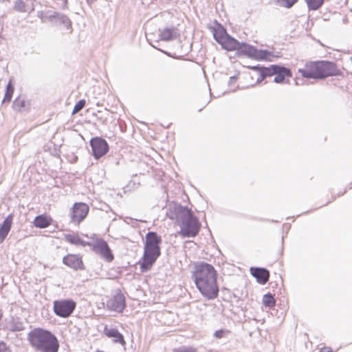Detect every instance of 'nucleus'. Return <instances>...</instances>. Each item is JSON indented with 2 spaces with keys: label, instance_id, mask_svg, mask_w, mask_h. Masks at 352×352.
<instances>
[{
  "label": "nucleus",
  "instance_id": "nucleus-1",
  "mask_svg": "<svg viewBox=\"0 0 352 352\" xmlns=\"http://www.w3.org/2000/svg\"><path fill=\"white\" fill-rule=\"evenodd\" d=\"M191 277L204 298L213 300L218 297L217 272L212 265L205 261L194 263Z\"/></svg>",
  "mask_w": 352,
  "mask_h": 352
},
{
  "label": "nucleus",
  "instance_id": "nucleus-2",
  "mask_svg": "<svg viewBox=\"0 0 352 352\" xmlns=\"http://www.w3.org/2000/svg\"><path fill=\"white\" fill-rule=\"evenodd\" d=\"M170 211L172 214L170 218L179 223V234L182 237H195L198 234L201 223L190 208L179 204H174L170 206Z\"/></svg>",
  "mask_w": 352,
  "mask_h": 352
},
{
  "label": "nucleus",
  "instance_id": "nucleus-3",
  "mask_svg": "<svg viewBox=\"0 0 352 352\" xmlns=\"http://www.w3.org/2000/svg\"><path fill=\"white\" fill-rule=\"evenodd\" d=\"M298 72L303 78L307 79L322 80L329 76H344L336 64L329 60L307 62Z\"/></svg>",
  "mask_w": 352,
  "mask_h": 352
},
{
  "label": "nucleus",
  "instance_id": "nucleus-4",
  "mask_svg": "<svg viewBox=\"0 0 352 352\" xmlns=\"http://www.w3.org/2000/svg\"><path fill=\"white\" fill-rule=\"evenodd\" d=\"M162 239L156 232L149 231L145 235L143 256L140 261L142 272L149 271L161 255Z\"/></svg>",
  "mask_w": 352,
  "mask_h": 352
},
{
  "label": "nucleus",
  "instance_id": "nucleus-5",
  "mask_svg": "<svg viewBox=\"0 0 352 352\" xmlns=\"http://www.w3.org/2000/svg\"><path fill=\"white\" fill-rule=\"evenodd\" d=\"M27 339L30 346L37 352H58L59 342L50 331L43 328H34L30 331Z\"/></svg>",
  "mask_w": 352,
  "mask_h": 352
},
{
  "label": "nucleus",
  "instance_id": "nucleus-6",
  "mask_svg": "<svg viewBox=\"0 0 352 352\" xmlns=\"http://www.w3.org/2000/svg\"><path fill=\"white\" fill-rule=\"evenodd\" d=\"M214 39L221 45L222 48L227 51H234V45L238 43V40L228 34L226 29L221 24L217 28H212Z\"/></svg>",
  "mask_w": 352,
  "mask_h": 352
},
{
  "label": "nucleus",
  "instance_id": "nucleus-7",
  "mask_svg": "<svg viewBox=\"0 0 352 352\" xmlns=\"http://www.w3.org/2000/svg\"><path fill=\"white\" fill-rule=\"evenodd\" d=\"M76 307V302L72 298L56 300L54 301V314L60 318H68Z\"/></svg>",
  "mask_w": 352,
  "mask_h": 352
},
{
  "label": "nucleus",
  "instance_id": "nucleus-8",
  "mask_svg": "<svg viewBox=\"0 0 352 352\" xmlns=\"http://www.w3.org/2000/svg\"><path fill=\"white\" fill-rule=\"evenodd\" d=\"M89 144L95 160H99L105 155L109 150L108 142L102 137L92 138L89 141Z\"/></svg>",
  "mask_w": 352,
  "mask_h": 352
},
{
  "label": "nucleus",
  "instance_id": "nucleus-9",
  "mask_svg": "<svg viewBox=\"0 0 352 352\" xmlns=\"http://www.w3.org/2000/svg\"><path fill=\"white\" fill-rule=\"evenodd\" d=\"M92 250L100 255L107 262H111L114 259V255L107 241L102 239H98L93 244Z\"/></svg>",
  "mask_w": 352,
  "mask_h": 352
},
{
  "label": "nucleus",
  "instance_id": "nucleus-10",
  "mask_svg": "<svg viewBox=\"0 0 352 352\" xmlns=\"http://www.w3.org/2000/svg\"><path fill=\"white\" fill-rule=\"evenodd\" d=\"M89 211V206L83 202H76L70 210V221L75 224L82 222Z\"/></svg>",
  "mask_w": 352,
  "mask_h": 352
},
{
  "label": "nucleus",
  "instance_id": "nucleus-11",
  "mask_svg": "<svg viewBox=\"0 0 352 352\" xmlns=\"http://www.w3.org/2000/svg\"><path fill=\"white\" fill-rule=\"evenodd\" d=\"M267 75L275 76L274 82L276 83H283L286 77H291L292 74L291 70L283 66L279 65H271L267 67Z\"/></svg>",
  "mask_w": 352,
  "mask_h": 352
},
{
  "label": "nucleus",
  "instance_id": "nucleus-12",
  "mask_svg": "<svg viewBox=\"0 0 352 352\" xmlns=\"http://www.w3.org/2000/svg\"><path fill=\"white\" fill-rule=\"evenodd\" d=\"M126 298L121 290L118 289L112 298L107 302V307L110 311L122 313L126 308Z\"/></svg>",
  "mask_w": 352,
  "mask_h": 352
},
{
  "label": "nucleus",
  "instance_id": "nucleus-13",
  "mask_svg": "<svg viewBox=\"0 0 352 352\" xmlns=\"http://www.w3.org/2000/svg\"><path fill=\"white\" fill-rule=\"evenodd\" d=\"M63 263L74 270H84L82 258L77 254H67L63 258Z\"/></svg>",
  "mask_w": 352,
  "mask_h": 352
},
{
  "label": "nucleus",
  "instance_id": "nucleus-14",
  "mask_svg": "<svg viewBox=\"0 0 352 352\" xmlns=\"http://www.w3.org/2000/svg\"><path fill=\"white\" fill-rule=\"evenodd\" d=\"M31 107L30 100L25 96H19L12 103V109L19 113H27Z\"/></svg>",
  "mask_w": 352,
  "mask_h": 352
},
{
  "label": "nucleus",
  "instance_id": "nucleus-15",
  "mask_svg": "<svg viewBox=\"0 0 352 352\" xmlns=\"http://www.w3.org/2000/svg\"><path fill=\"white\" fill-rule=\"evenodd\" d=\"M103 333L109 338H111L113 343L120 344L122 346H125L126 341L124 338L117 329L110 328L107 325H105Z\"/></svg>",
  "mask_w": 352,
  "mask_h": 352
},
{
  "label": "nucleus",
  "instance_id": "nucleus-16",
  "mask_svg": "<svg viewBox=\"0 0 352 352\" xmlns=\"http://www.w3.org/2000/svg\"><path fill=\"white\" fill-rule=\"evenodd\" d=\"M250 274L254 277L257 282L265 285L270 278V272L264 267H252L250 269Z\"/></svg>",
  "mask_w": 352,
  "mask_h": 352
},
{
  "label": "nucleus",
  "instance_id": "nucleus-17",
  "mask_svg": "<svg viewBox=\"0 0 352 352\" xmlns=\"http://www.w3.org/2000/svg\"><path fill=\"white\" fill-rule=\"evenodd\" d=\"M14 214H9L0 224V244L2 243L8 235L13 222Z\"/></svg>",
  "mask_w": 352,
  "mask_h": 352
},
{
  "label": "nucleus",
  "instance_id": "nucleus-18",
  "mask_svg": "<svg viewBox=\"0 0 352 352\" xmlns=\"http://www.w3.org/2000/svg\"><path fill=\"white\" fill-rule=\"evenodd\" d=\"M160 38L162 41H169L177 38L179 36L178 30L174 26L165 27L159 29Z\"/></svg>",
  "mask_w": 352,
  "mask_h": 352
},
{
  "label": "nucleus",
  "instance_id": "nucleus-19",
  "mask_svg": "<svg viewBox=\"0 0 352 352\" xmlns=\"http://www.w3.org/2000/svg\"><path fill=\"white\" fill-rule=\"evenodd\" d=\"M255 47L248 44L245 42L240 43L238 41V43L234 45V50L237 51V52L240 54L247 56L248 57L252 58L253 57Z\"/></svg>",
  "mask_w": 352,
  "mask_h": 352
},
{
  "label": "nucleus",
  "instance_id": "nucleus-20",
  "mask_svg": "<svg viewBox=\"0 0 352 352\" xmlns=\"http://www.w3.org/2000/svg\"><path fill=\"white\" fill-rule=\"evenodd\" d=\"M7 329L12 332L21 331L25 329V324L20 318L12 316L8 322Z\"/></svg>",
  "mask_w": 352,
  "mask_h": 352
},
{
  "label": "nucleus",
  "instance_id": "nucleus-21",
  "mask_svg": "<svg viewBox=\"0 0 352 352\" xmlns=\"http://www.w3.org/2000/svg\"><path fill=\"white\" fill-rule=\"evenodd\" d=\"M52 219L46 214L36 216L33 221L34 226L38 228H45L52 224Z\"/></svg>",
  "mask_w": 352,
  "mask_h": 352
},
{
  "label": "nucleus",
  "instance_id": "nucleus-22",
  "mask_svg": "<svg viewBox=\"0 0 352 352\" xmlns=\"http://www.w3.org/2000/svg\"><path fill=\"white\" fill-rule=\"evenodd\" d=\"M55 25H63L68 30H72V22L65 14L58 12L57 19L55 21Z\"/></svg>",
  "mask_w": 352,
  "mask_h": 352
},
{
  "label": "nucleus",
  "instance_id": "nucleus-23",
  "mask_svg": "<svg viewBox=\"0 0 352 352\" xmlns=\"http://www.w3.org/2000/svg\"><path fill=\"white\" fill-rule=\"evenodd\" d=\"M65 240L67 242H69V243H70L71 244H73V245H82V246L91 245V243L90 242H85V241H84L77 234H68L65 235Z\"/></svg>",
  "mask_w": 352,
  "mask_h": 352
},
{
  "label": "nucleus",
  "instance_id": "nucleus-24",
  "mask_svg": "<svg viewBox=\"0 0 352 352\" xmlns=\"http://www.w3.org/2000/svg\"><path fill=\"white\" fill-rule=\"evenodd\" d=\"M272 53L267 50H258L255 47L252 58L257 60H267Z\"/></svg>",
  "mask_w": 352,
  "mask_h": 352
},
{
  "label": "nucleus",
  "instance_id": "nucleus-25",
  "mask_svg": "<svg viewBox=\"0 0 352 352\" xmlns=\"http://www.w3.org/2000/svg\"><path fill=\"white\" fill-rule=\"evenodd\" d=\"M263 305L265 307H268L270 309L273 308L276 305V300L274 295L271 293L268 292L263 295Z\"/></svg>",
  "mask_w": 352,
  "mask_h": 352
},
{
  "label": "nucleus",
  "instance_id": "nucleus-26",
  "mask_svg": "<svg viewBox=\"0 0 352 352\" xmlns=\"http://www.w3.org/2000/svg\"><path fill=\"white\" fill-rule=\"evenodd\" d=\"M252 70L256 71L259 72L260 77L257 79V82H260L263 80L266 77L270 76V75H267L268 72H267V67L261 66L259 65L252 66L250 67Z\"/></svg>",
  "mask_w": 352,
  "mask_h": 352
},
{
  "label": "nucleus",
  "instance_id": "nucleus-27",
  "mask_svg": "<svg viewBox=\"0 0 352 352\" xmlns=\"http://www.w3.org/2000/svg\"><path fill=\"white\" fill-rule=\"evenodd\" d=\"M14 91V85L10 81L6 86L5 95L2 101L3 103H8L11 101Z\"/></svg>",
  "mask_w": 352,
  "mask_h": 352
},
{
  "label": "nucleus",
  "instance_id": "nucleus-28",
  "mask_svg": "<svg viewBox=\"0 0 352 352\" xmlns=\"http://www.w3.org/2000/svg\"><path fill=\"white\" fill-rule=\"evenodd\" d=\"M309 10H317L320 8L324 0H305Z\"/></svg>",
  "mask_w": 352,
  "mask_h": 352
},
{
  "label": "nucleus",
  "instance_id": "nucleus-29",
  "mask_svg": "<svg viewBox=\"0 0 352 352\" xmlns=\"http://www.w3.org/2000/svg\"><path fill=\"white\" fill-rule=\"evenodd\" d=\"M297 2L298 0H276V3L279 6L285 8H292Z\"/></svg>",
  "mask_w": 352,
  "mask_h": 352
},
{
  "label": "nucleus",
  "instance_id": "nucleus-30",
  "mask_svg": "<svg viewBox=\"0 0 352 352\" xmlns=\"http://www.w3.org/2000/svg\"><path fill=\"white\" fill-rule=\"evenodd\" d=\"M58 12L53 11L51 10H46V21H49L54 25L55 24L56 19H57Z\"/></svg>",
  "mask_w": 352,
  "mask_h": 352
},
{
  "label": "nucleus",
  "instance_id": "nucleus-31",
  "mask_svg": "<svg viewBox=\"0 0 352 352\" xmlns=\"http://www.w3.org/2000/svg\"><path fill=\"white\" fill-rule=\"evenodd\" d=\"M26 4L23 0H16L14 4V9L16 12H25Z\"/></svg>",
  "mask_w": 352,
  "mask_h": 352
},
{
  "label": "nucleus",
  "instance_id": "nucleus-32",
  "mask_svg": "<svg viewBox=\"0 0 352 352\" xmlns=\"http://www.w3.org/2000/svg\"><path fill=\"white\" fill-rule=\"evenodd\" d=\"M86 102L84 99L80 100L74 106L72 113L75 114L80 111L85 106Z\"/></svg>",
  "mask_w": 352,
  "mask_h": 352
},
{
  "label": "nucleus",
  "instance_id": "nucleus-33",
  "mask_svg": "<svg viewBox=\"0 0 352 352\" xmlns=\"http://www.w3.org/2000/svg\"><path fill=\"white\" fill-rule=\"evenodd\" d=\"M151 45L153 46V47H154V48H155V49L158 50L159 51H160L161 52H162L163 54H164L167 55V56H169V57L173 58H175V59H178V60L182 59V56H175V55H173V54H171V53H170V52H166V51H164V50H161V49L157 48V47H156V45Z\"/></svg>",
  "mask_w": 352,
  "mask_h": 352
},
{
  "label": "nucleus",
  "instance_id": "nucleus-34",
  "mask_svg": "<svg viewBox=\"0 0 352 352\" xmlns=\"http://www.w3.org/2000/svg\"><path fill=\"white\" fill-rule=\"evenodd\" d=\"M173 352H197L192 347H186L183 349H175Z\"/></svg>",
  "mask_w": 352,
  "mask_h": 352
},
{
  "label": "nucleus",
  "instance_id": "nucleus-35",
  "mask_svg": "<svg viewBox=\"0 0 352 352\" xmlns=\"http://www.w3.org/2000/svg\"><path fill=\"white\" fill-rule=\"evenodd\" d=\"M0 352H10L9 347L3 341H0Z\"/></svg>",
  "mask_w": 352,
  "mask_h": 352
},
{
  "label": "nucleus",
  "instance_id": "nucleus-36",
  "mask_svg": "<svg viewBox=\"0 0 352 352\" xmlns=\"http://www.w3.org/2000/svg\"><path fill=\"white\" fill-rule=\"evenodd\" d=\"M226 331L224 329H219V330L215 331V332L214 333V336L217 338H221L224 336Z\"/></svg>",
  "mask_w": 352,
  "mask_h": 352
},
{
  "label": "nucleus",
  "instance_id": "nucleus-37",
  "mask_svg": "<svg viewBox=\"0 0 352 352\" xmlns=\"http://www.w3.org/2000/svg\"><path fill=\"white\" fill-rule=\"evenodd\" d=\"M46 15V10L45 11H43V10H41V11H38L37 12V16L41 20L42 22H46V18H45V16Z\"/></svg>",
  "mask_w": 352,
  "mask_h": 352
},
{
  "label": "nucleus",
  "instance_id": "nucleus-38",
  "mask_svg": "<svg viewBox=\"0 0 352 352\" xmlns=\"http://www.w3.org/2000/svg\"><path fill=\"white\" fill-rule=\"evenodd\" d=\"M237 80V77L236 76H231L228 81V85L230 86L233 83H235Z\"/></svg>",
  "mask_w": 352,
  "mask_h": 352
},
{
  "label": "nucleus",
  "instance_id": "nucleus-39",
  "mask_svg": "<svg viewBox=\"0 0 352 352\" xmlns=\"http://www.w3.org/2000/svg\"><path fill=\"white\" fill-rule=\"evenodd\" d=\"M63 5L60 7L62 10H67L68 9V0H62Z\"/></svg>",
  "mask_w": 352,
  "mask_h": 352
},
{
  "label": "nucleus",
  "instance_id": "nucleus-40",
  "mask_svg": "<svg viewBox=\"0 0 352 352\" xmlns=\"http://www.w3.org/2000/svg\"><path fill=\"white\" fill-rule=\"evenodd\" d=\"M320 352H332V351L329 348L324 347L321 349Z\"/></svg>",
  "mask_w": 352,
  "mask_h": 352
},
{
  "label": "nucleus",
  "instance_id": "nucleus-41",
  "mask_svg": "<svg viewBox=\"0 0 352 352\" xmlns=\"http://www.w3.org/2000/svg\"><path fill=\"white\" fill-rule=\"evenodd\" d=\"M88 4L94 3L96 0H86Z\"/></svg>",
  "mask_w": 352,
  "mask_h": 352
},
{
  "label": "nucleus",
  "instance_id": "nucleus-42",
  "mask_svg": "<svg viewBox=\"0 0 352 352\" xmlns=\"http://www.w3.org/2000/svg\"><path fill=\"white\" fill-rule=\"evenodd\" d=\"M2 317H3V313H2L1 310L0 309V320L2 319Z\"/></svg>",
  "mask_w": 352,
  "mask_h": 352
},
{
  "label": "nucleus",
  "instance_id": "nucleus-43",
  "mask_svg": "<svg viewBox=\"0 0 352 352\" xmlns=\"http://www.w3.org/2000/svg\"><path fill=\"white\" fill-rule=\"evenodd\" d=\"M351 61L352 62V56L351 57Z\"/></svg>",
  "mask_w": 352,
  "mask_h": 352
}]
</instances>
